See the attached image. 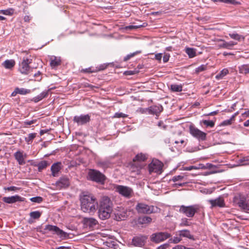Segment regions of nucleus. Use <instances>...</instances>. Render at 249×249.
<instances>
[{
  "mask_svg": "<svg viewBox=\"0 0 249 249\" xmlns=\"http://www.w3.org/2000/svg\"><path fill=\"white\" fill-rule=\"evenodd\" d=\"M49 164L46 160H42L39 162L36 165L38 167V171L41 172L42 170L45 169Z\"/></svg>",
  "mask_w": 249,
  "mask_h": 249,
  "instance_id": "33",
  "label": "nucleus"
},
{
  "mask_svg": "<svg viewBox=\"0 0 249 249\" xmlns=\"http://www.w3.org/2000/svg\"><path fill=\"white\" fill-rule=\"evenodd\" d=\"M214 2H221L227 4H231L232 5H237L240 4V2L235 0H212Z\"/></svg>",
  "mask_w": 249,
  "mask_h": 249,
  "instance_id": "34",
  "label": "nucleus"
},
{
  "mask_svg": "<svg viewBox=\"0 0 249 249\" xmlns=\"http://www.w3.org/2000/svg\"><path fill=\"white\" fill-rule=\"evenodd\" d=\"M136 73V71H125L124 72V74L126 75H131L135 74Z\"/></svg>",
  "mask_w": 249,
  "mask_h": 249,
  "instance_id": "58",
  "label": "nucleus"
},
{
  "mask_svg": "<svg viewBox=\"0 0 249 249\" xmlns=\"http://www.w3.org/2000/svg\"><path fill=\"white\" fill-rule=\"evenodd\" d=\"M202 123L207 126L210 127H213L214 125V122L213 121L203 120Z\"/></svg>",
  "mask_w": 249,
  "mask_h": 249,
  "instance_id": "45",
  "label": "nucleus"
},
{
  "mask_svg": "<svg viewBox=\"0 0 249 249\" xmlns=\"http://www.w3.org/2000/svg\"><path fill=\"white\" fill-rule=\"evenodd\" d=\"M220 41H222L223 43L218 45V47L219 48H224L227 49L231 50L232 49L234 45H236L237 43V42L231 41L230 42H226L224 40L219 39Z\"/></svg>",
  "mask_w": 249,
  "mask_h": 249,
  "instance_id": "18",
  "label": "nucleus"
},
{
  "mask_svg": "<svg viewBox=\"0 0 249 249\" xmlns=\"http://www.w3.org/2000/svg\"><path fill=\"white\" fill-rule=\"evenodd\" d=\"M56 249H71V247L61 246V247H59L56 248Z\"/></svg>",
  "mask_w": 249,
  "mask_h": 249,
  "instance_id": "64",
  "label": "nucleus"
},
{
  "mask_svg": "<svg viewBox=\"0 0 249 249\" xmlns=\"http://www.w3.org/2000/svg\"><path fill=\"white\" fill-rule=\"evenodd\" d=\"M162 57V54L161 53H157L155 55V58L156 60L159 61V62L161 61V58Z\"/></svg>",
  "mask_w": 249,
  "mask_h": 249,
  "instance_id": "56",
  "label": "nucleus"
},
{
  "mask_svg": "<svg viewBox=\"0 0 249 249\" xmlns=\"http://www.w3.org/2000/svg\"><path fill=\"white\" fill-rule=\"evenodd\" d=\"M82 223L85 228L90 230H93L98 225V221L92 217H84L82 219Z\"/></svg>",
  "mask_w": 249,
  "mask_h": 249,
  "instance_id": "12",
  "label": "nucleus"
},
{
  "mask_svg": "<svg viewBox=\"0 0 249 249\" xmlns=\"http://www.w3.org/2000/svg\"><path fill=\"white\" fill-rule=\"evenodd\" d=\"M44 230L51 231L53 234H56L62 239L69 238V233L64 231L56 226L47 225L45 226Z\"/></svg>",
  "mask_w": 249,
  "mask_h": 249,
  "instance_id": "5",
  "label": "nucleus"
},
{
  "mask_svg": "<svg viewBox=\"0 0 249 249\" xmlns=\"http://www.w3.org/2000/svg\"><path fill=\"white\" fill-rule=\"evenodd\" d=\"M239 72L247 74L249 73V64H244L239 67Z\"/></svg>",
  "mask_w": 249,
  "mask_h": 249,
  "instance_id": "32",
  "label": "nucleus"
},
{
  "mask_svg": "<svg viewBox=\"0 0 249 249\" xmlns=\"http://www.w3.org/2000/svg\"><path fill=\"white\" fill-rule=\"evenodd\" d=\"M88 177L90 180L101 184H103L106 179L105 176L103 174L94 169L89 170Z\"/></svg>",
  "mask_w": 249,
  "mask_h": 249,
  "instance_id": "4",
  "label": "nucleus"
},
{
  "mask_svg": "<svg viewBox=\"0 0 249 249\" xmlns=\"http://www.w3.org/2000/svg\"><path fill=\"white\" fill-rule=\"evenodd\" d=\"M218 113V110H216V111H214L211 112L208 114H205V115L208 116H213V115H216Z\"/></svg>",
  "mask_w": 249,
  "mask_h": 249,
  "instance_id": "61",
  "label": "nucleus"
},
{
  "mask_svg": "<svg viewBox=\"0 0 249 249\" xmlns=\"http://www.w3.org/2000/svg\"><path fill=\"white\" fill-rule=\"evenodd\" d=\"M127 116V115L123 113H116L114 114V117L115 118H125Z\"/></svg>",
  "mask_w": 249,
  "mask_h": 249,
  "instance_id": "51",
  "label": "nucleus"
},
{
  "mask_svg": "<svg viewBox=\"0 0 249 249\" xmlns=\"http://www.w3.org/2000/svg\"><path fill=\"white\" fill-rule=\"evenodd\" d=\"M57 187L60 188H66L69 186L70 181L67 178H61L57 182Z\"/></svg>",
  "mask_w": 249,
  "mask_h": 249,
  "instance_id": "23",
  "label": "nucleus"
},
{
  "mask_svg": "<svg viewBox=\"0 0 249 249\" xmlns=\"http://www.w3.org/2000/svg\"><path fill=\"white\" fill-rule=\"evenodd\" d=\"M3 66L6 69H11L15 65V62L14 60H6L2 64Z\"/></svg>",
  "mask_w": 249,
  "mask_h": 249,
  "instance_id": "31",
  "label": "nucleus"
},
{
  "mask_svg": "<svg viewBox=\"0 0 249 249\" xmlns=\"http://www.w3.org/2000/svg\"><path fill=\"white\" fill-rule=\"evenodd\" d=\"M115 218L117 221L124 220L125 217V213L124 209L122 207H117L114 212Z\"/></svg>",
  "mask_w": 249,
  "mask_h": 249,
  "instance_id": "17",
  "label": "nucleus"
},
{
  "mask_svg": "<svg viewBox=\"0 0 249 249\" xmlns=\"http://www.w3.org/2000/svg\"><path fill=\"white\" fill-rule=\"evenodd\" d=\"M189 129L190 134L199 141H205L206 140V133L205 132L192 125L190 126Z\"/></svg>",
  "mask_w": 249,
  "mask_h": 249,
  "instance_id": "10",
  "label": "nucleus"
},
{
  "mask_svg": "<svg viewBox=\"0 0 249 249\" xmlns=\"http://www.w3.org/2000/svg\"><path fill=\"white\" fill-rule=\"evenodd\" d=\"M171 89L173 91L180 92L182 90V87L180 85L173 84L171 85Z\"/></svg>",
  "mask_w": 249,
  "mask_h": 249,
  "instance_id": "39",
  "label": "nucleus"
},
{
  "mask_svg": "<svg viewBox=\"0 0 249 249\" xmlns=\"http://www.w3.org/2000/svg\"><path fill=\"white\" fill-rule=\"evenodd\" d=\"M110 165V162L108 160L100 161L98 162V165L104 169L108 167Z\"/></svg>",
  "mask_w": 249,
  "mask_h": 249,
  "instance_id": "38",
  "label": "nucleus"
},
{
  "mask_svg": "<svg viewBox=\"0 0 249 249\" xmlns=\"http://www.w3.org/2000/svg\"><path fill=\"white\" fill-rule=\"evenodd\" d=\"M146 159V157L144 154L142 153L138 154L133 159V162L141 163Z\"/></svg>",
  "mask_w": 249,
  "mask_h": 249,
  "instance_id": "29",
  "label": "nucleus"
},
{
  "mask_svg": "<svg viewBox=\"0 0 249 249\" xmlns=\"http://www.w3.org/2000/svg\"><path fill=\"white\" fill-rule=\"evenodd\" d=\"M169 246V245L168 244H163V245H160V246H159L157 248V249H166L167 248H168Z\"/></svg>",
  "mask_w": 249,
  "mask_h": 249,
  "instance_id": "60",
  "label": "nucleus"
},
{
  "mask_svg": "<svg viewBox=\"0 0 249 249\" xmlns=\"http://www.w3.org/2000/svg\"><path fill=\"white\" fill-rule=\"evenodd\" d=\"M14 157L19 165H24L25 164V161L22 152L19 151L16 152L14 154Z\"/></svg>",
  "mask_w": 249,
  "mask_h": 249,
  "instance_id": "24",
  "label": "nucleus"
},
{
  "mask_svg": "<svg viewBox=\"0 0 249 249\" xmlns=\"http://www.w3.org/2000/svg\"><path fill=\"white\" fill-rule=\"evenodd\" d=\"M152 221V218L147 216H143L139 217L138 222L140 224H148Z\"/></svg>",
  "mask_w": 249,
  "mask_h": 249,
  "instance_id": "28",
  "label": "nucleus"
},
{
  "mask_svg": "<svg viewBox=\"0 0 249 249\" xmlns=\"http://www.w3.org/2000/svg\"><path fill=\"white\" fill-rule=\"evenodd\" d=\"M162 168V164L159 160H153L148 165V170L150 174L156 173L160 174Z\"/></svg>",
  "mask_w": 249,
  "mask_h": 249,
  "instance_id": "11",
  "label": "nucleus"
},
{
  "mask_svg": "<svg viewBox=\"0 0 249 249\" xmlns=\"http://www.w3.org/2000/svg\"><path fill=\"white\" fill-rule=\"evenodd\" d=\"M170 55L169 54L165 53L163 56V61L164 63H166L169 61Z\"/></svg>",
  "mask_w": 249,
  "mask_h": 249,
  "instance_id": "53",
  "label": "nucleus"
},
{
  "mask_svg": "<svg viewBox=\"0 0 249 249\" xmlns=\"http://www.w3.org/2000/svg\"><path fill=\"white\" fill-rule=\"evenodd\" d=\"M136 209L139 213L150 214L156 212L158 208L145 203H139L136 206Z\"/></svg>",
  "mask_w": 249,
  "mask_h": 249,
  "instance_id": "6",
  "label": "nucleus"
},
{
  "mask_svg": "<svg viewBox=\"0 0 249 249\" xmlns=\"http://www.w3.org/2000/svg\"><path fill=\"white\" fill-rule=\"evenodd\" d=\"M115 189L119 194L126 198L131 197L133 193V190L128 186L117 185Z\"/></svg>",
  "mask_w": 249,
  "mask_h": 249,
  "instance_id": "9",
  "label": "nucleus"
},
{
  "mask_svg": "<svg viewBox=\"0 0 249 249\" xmlns=\"http://www.w3.org/2000/svg\"><path fill=\"white\" fill-rule=\"evenodd\" d=\"M32 202L40 203L43 201V198L41 196H36L30 198Z\"/></svg>",
  "mask_w": 249,
  "mask_h": 249,
  "instance_id": "46",
  "label": "nucleus"
},
{
  "mask_svg": "<svg viewBox=\"0 0 249 249\" xmlns=\"http://www.w3.org/2000/svg\"><path fill=\"white\" fill-rule=\"evenodd\" d=\"M61 163V162H56L53 163L51 166V171L52 172V175L53 177H55L57 174L60 171Z\"/></svg>",
  "mask_w": 249,
  "mask_h": 249,
  "instance_id": "26",
  "label": "nucleus"
},
{
  "mask_svg": "<svg viewBox=\"0 0 249 249\" xmlns=\"http://www.w3.org/2000/svg\"><path fill=\"white\" fill-rule=\"evenodd\" d=\"M200 208L198 204L186 206L181 205L179 207V212L182 213L188 217H193L196 213H197Z\"/></svg>",
  "mask_w": 249,
  "mask_h": 249,
  "instance_id": "3",
  "label": "nucleus"
},
{
  "mask_svg": "<svg viewBox=\"0 0 249 249\" xmlns=\"http://www.w3.org/2000/svg\"><path fill=\"white\" fill-rule=\"evenodd\" d=\"M242 116L243 117H249V110L245 112L244 113H242Z\"/></svg>",
  "mask_w": 249,
  "mask_h": 249,
  "instance_id": "63",
  "label": "nucleus"
},
{
  "mask_svg": "<svg viewBox=\"0 0 249 249\" xmlns=\"http://www.w3.org/2000/svg\"><path fill=\"white\" fill-rule=\"evenodd\" d=\"M141 27H144V25H139V26L129 25V26H126L125 29L131 30L140 28Z\"/></svg>",
  "mask_w": 249,
  "mask_h": 249,
  "instance_id": "49",
  "label": "nucleus"
},
{
  "mask_svg": "<svg viewBox=\"0 0 249 249\" xmlns=\"http://www.w3.org/2000/svg\"><path fill=\"white\" fill-rule=\"evenodd\" d=\"M180 226H189L188 222L187 221V219L186 218L182 219V222L180 224Z\"/></svg>",
  "mask_w": 249,
  "mask_h": 249,
  "instance_id": "57",
  "label": "nucleus"
},
{
  "mask_svg": "<svg viewBox=\"0 0 249 249\" xmlns=\"http://www.w3.org/2000/svg\"><path fill=\"white\" fill-rule=\"evenodd\" d=\"M200 167H198L196 166H190L188 167H186L184 169L187 171H190L193 169H198Z\"/></svg>",
  "mask_w": 249,
  "mask_h": 249,
  "instance_id": "55",
  "label": "nucleus"
},
{
  "mask_svg": "<svg viewBox=\"0 0 249 249\" xmlns=\"http://www.w3.org/2000/svg\"><path fill=\"white\" fill-rule=\"evenodd\" d=\"M42 214V213L39 211H34L30 213L29 215L30 217L34 219H37L40 218Z\"/></svg>",
  "mask_w": 249,
  "mask_h": 249,
  "instance_id": "37",
  "label": "nucleus"
},
{
  "mask_svg": "<svg viewBox=\"0 0 249 249\" xmlns=\"http://www.w3.org/2000/svg\"><path fill=\"white\" fill-rule=\"evenodd\" d=\"M171 234L166 232H159L153 233L150 236L151 241L156 243H159L170 238Z\"/></svg>",
  "mask_w": 249,
  "mask_h": 249,
  "instance_id": "8",
  "label": "nucleus"
},
{
  "mask_svg": "<svg viewBox=\"0 0 249 249\" xmlns=\"http://www.w3.org/2000/svg\"><path fill=\"white\" fill-rule=\"evenodd\" d=\"M147 238L145 236L134 237L132 239V244L136 247H142L145 245Z\"/></svg>",
  "mask_w": 249,
  "mask_h": 249,
  "instance_id": "14",
  "label": "nucleus"
},
{
  "mask_svg": "<svg viewBox=\"0 0 249 249\" xmlns=\"http://www.w3.org/2000/svg\"><path fill=\"white\" fill-rule=\"evenodd\" d=\"M184 177L181 175L176 176L173 177L172 180L174 182H176L179 180H181L183 179Z\"/></svg>",
  "mask_w": 249,
  "mask_h": 249,
  "instance_id": "50",
  "label": "nucleus"
},
{
  "mask_svg": "<svg viewBox=\"0 0 249 249\" xmlns=\"http://www.w3.org/2000/svg\"><path fill=\"white\" fill-rule=\"evenodd\" d=\"M185 53L188 54L189 58H193L196 56V49L192 48H186Z\"/></svg>",
  "mask_w": 249,
  "mask_h": 249,
  "instance_id": "30",
  "label": "nucleus"
},
{
  "mask_svg": "<svg viewBox=\"0 0 249 249\" xmlns=\"http://www.w3.org/2000/svg\"><path fill=\"white\" fill-rule=\"evenodd\" d=\"M233 122V121L231 118H230L229 120H225V121H223L220 124V126H226V125H231L232 123Z\"/></svg>",
  "mask_w": 249,
  "mask_h": 249,
  "instance_id": "47",
  "label": "nucleus"
},
{
  "mask_svg": "<svg viewBox=\"0 0 249 249\" xmlns=\"http://www.w3.org/2000/svg\"><path fill=\"white\" fill-rule=\"evenodd\" d=\"M228 73L229 70L227 69H224L221 71H220L219 73L216 75L215 78L216 79H221Z\"/></svg>",
  "mask_w": 249,
  "mask_h": 249,
  "instance_id": "35",
  "label": "nucleus"
},
{
  "mask_svg": "<svg viewBox=\"0 0 249 249\" xmlns=\"http://www.w3.org/2000/svg\"><path fill=\"white\" fill-rule=\"evenodd\" d=\"M229 35L231 38L238 40V41H240L241 40V39H242V40H244L245 39L244 36H243L241 35H240L238 34L230 33L229 34Z\"/></svg>",
  "mask_w": 249,
  "mask_h": 249,
  "instance_id": "36",
  "label": "nucleus"
},
{
  "mask_svg": "<svg viewBox=\"0 0 249 249\" xmlns=\"http://www.w3.org/2000/svg\"><path fill=\"white\" fill-rule=\"evenodd\" d=\"M0 13H2L5 15H12L14 13V10L12 8L7 10H0Z\"/></svg>",
  "mask_w": 249,
  "mask_h": 249,
  "instance_id": "44",
  "label": "nucleus"
},
{
  "mask_svg": "<svg viewBox=\"0 0 249 249\" xmlns=\"http://www.w3.org/2000/svg\"><path fill=\"white\" fill-rule=\"evenodd\" d=\"M163 123L161 121L159 122V123H158V126H160V127H161L162 126L164 129H165L166 127H167V126L165 125H163Z\"/></svg>",
  "mask_w": 249,
  "mask_h": 249,
  "instance_id": "62",
  "label": "nucleus"
},
{
  "mask_svg": "<svg viewBox=\"0 0 249 249\" xmlns=\"http://www.w3.org/2000/svg\"><path fill=\"white\" fill-rule=\"evenodd\" d=\"M73 121L78 125H83L90 121V116L88 114L75 116L74 117Z\"/></svg>",
  "mask_w": 249,
  "mask_h": 249,
  "instance_id": "13",
  "label": "nucleus"
},
{
  "mask_svg": "<svg viewBox=\"0 0 249 249\" xmlns=\"http://www.w3.org/2000/svg\"><path fill=\"white\" fill-rule=\"evenodd\" d=\"M50 60V66L53 69H55L61 64V59L60 57L51 56Z\"/></svg>",
  "mask_w": 249,
  "mask_h": 249,
  "instance_id": "19",
  "label": "nucleus"
},
{
  "mask_svg": "<svg viewBox=\"0 0 249 249\" xmlns=\"http://www.w3.org/2000/svg\"><path fill=\"white\" fill-rule=\"evenodd\" d=\"M23 199L24 198L21 196L18 195H16L9 197H3L2 200L5 203L11 204L18 201H23Z\"/></svg>",
  "mask_w": 249,
  "mask_h": 249,
  "instance_id": "16",
  "label": "nucleus"
},
{
  "mask_svg": "<svg viewBox=\"0 0 249 249\" xmlns=\"http://www.w3.org/2000/svg\"><path fill=\"white\" fill-rule=\"evenodd\" d=\"M207 65H201L199 67L196 68L195 70V72L196 74H198L199 72L207 70Z\"/></svg>",
  "mask_w": 249,
  "mask_h": 249,
  "instance_id": "42",
  "label": "nucleus"
},
{
  "mask_svg": "<svg viewBox=\"0 0 249 249\" xmlns=\"http://www.w3.org/2000/svg\"><path fill=\"white\" fill-rule=\"evenodd\" d=\"M36 122V120H33L31 121H25L23 123V124L25 126H26V125H31V124L35 123Z\"/></svg>",
  "mask_w": 249,
  "mask_h": 249,
  "instance_id": "52",
  "label": "nucleus"
},
{
  "mask_svg": "<svg viewBox=\"0 0 249 249\" xmlns=\"http://www.w3.org/2000/svg\"><path fill=\"white\" fill-rule=\"evenodd\" d=\"M81 210L84 213L95 212L98 208V201L91 193L83 192L79 196Z\"/></svg>",
  "mask_w": 249,
  "mask_h": 249,
  "instance_id": "1",
  "label": "nucleus"
},
{
  "mask_svg": "<svg viewBox=\"0 0 249 249\" xmlns=\"http://www.w3.org/2000/svg\"><path fill=\"white\" fill-rule=\"evenodd\" d=\"M106 68V66H100V68L98 69L97 70H91L90 68H88L84 70H83L82 71L86 72H89V73H92V72H95L96 71H98L103 70Z\"/></svg>",
  "mask_w": 249,
  "mask_h": 249,
  "instance_id": "43",
  "label": "nucleus"
},
{
  "mask_svg": "<svg viewBox=\"0 0 249 249\" xmlns=\"http://www.w3.org/2000/svg\"><path fill=\"white\" fill-rule=\"evenodd\" d=\"M17 91H18V94H21V95H25L26 94L30 93L31 92V90L30 89H25L24 88H16Z\"/></svg>",
  "mask_w": 249,
  "mask_h": 249,
  "instance_id": "41",
  "label": "nucleus"
},
{
  "mask_svg": "<svg viewBox=\"0 0 249 249\" xmlns=\"http://www.w3.org/2000/svg\"><path fill=\"white\" fill-rule=\"evenodd\" d=\"M36 133H30L28 135V137L25 138V141L28 144H30L32 142L34 139L36 137Z\"/></svg>",
  "mask_w": 249,
  "mask_h": 249,
  "instance_id": "40",
  "label": "nucleus"
},
{
  "mask_svg": "<svg viewBox=\"0 0 249 249\" xmlns=\"http://www.w3.org/2000/svg\"><path fill=\"white\" fill-rule=\"evenodd\" d=\"M178 234L180 236L188 238L190 239L194 240L193 235H191L189 231L183 230L178 231Z\"/></svg>",
  "mask_w": 249,
  "mask_h": 249,
  "instance_id": "27",
  "label": "nucleus"
},
{
  "mask_svg": "<svg viewBox=\"0 0 249 249\" xmlns=\"http://www.w3.org/2000/svg\"><path fill=\"white\" fill-rule=\"evenodd\" d=\"M181 240V236H180L179 235V236L174 237L173 238H171L169 240V241L171 243H178Z\"/></svg>",
  "mask_w": 249,
  "mask_h": 249,
  "instance_id": "48",
  "label": "nucleus"
},
{
  "mask_svg": "<svg viewBox=\"0 0 249 249\" xmlns=\"http://www.w3.org/2000/svg\"><path fill=\"white\" fill-rule=\"evenodd\" d=\"M208 202L211 205V207H223L225 206L224 199L222 197H219L215 199H210L208 200Z\"/></svg>",
  "mask_w": 249,
  "mask_h": 249,
  "instance_id": "15",
  "label": "nucleus"
},
{
  "mask_svg": "<svg viewBox=\"0 0 249 249\" xmlns=\"http://www.w3.org/2000/svg\"><path fill=\"white\" fill-rule=\"evenodd\" d=\"M249 157H244L242 159L240 160V163H242L243 165H246V163H244V161H249Z\"/></svg>",
  "mask_w": 249,
  "mask_h": 249,
  "instance_id": "59",
  "label": "nucleus"
},
{
  "mask_svg": "<svg viewBox=\"0 0 249 249\" xmlns=\"http://www.w3.org/2000/svg\"><path fill=\"white\" fill-rule=\"evenodd\" d=\"M149 112L152 114H155L158 116L163 110V107L161 106H154L149 108Z\"/></svg>",
  "mask_w": 249,
  "mask_h": 249,
  "instance_id": "21",
  "label": "nucleus"
},
{
  "mask_svg": "<svg viewBox=\"0 0 249 249\" xmlns=\"http://www.w3.org/2000/svg\"><path fill=\"white\" fill-rule=\"evenodd\" d=\"M113 203L110 198L106 196H102L98 203V216L102 220L108 219L113 209Z\"/></svg>",
  "mask_w": 249,
  "mask_h": 249,
  "instance_id": "2",
  "label": "nucleus"
},
{
  "mask_svg": "<svg viewBox=\"0 0 249 249\" xmlns=\"http://www.w3.org/2000/svg\"><path fill=\"white\" fill-rule=\"evenodd\" d=\"M5 190H8L9 191H16L18 190V188L16 186H10L5 188Z\"/></svg>",
  "mask_w": 249,
  "mask_h": 249,
  "instance_id": "54",
  "label": "nucleus"
},
{
  "mask_svg": "<svg viewBox=\"0 0 249 249\" xmlns=\"http://www.w3.org/2000/svg\"><path fill=\"white\" fill-rule=\"evenodd\" d=\"M238 204L242 209L245 211L249 210V200L247 201L244 197L240 198Z\"/></svg>",
  "mask_w": 249,
  "mask_h": 249,
  "instance_id": "22",
  "label": "nucleus"
},
{
  "mask_svg": "<svg viewBox=\"0 0 249 249\" xmlns=\"http://www.w3.org/2000/svg\"><path fill=\"white\" fill-rule=\"evenodd\" d=\"M32 59L27 57H24L21 63L19 64L18 70L23 74H28L31 69L29 64L31 63Z\"/></svg>",
  "mask_w": 249,
  "mask_h": 249,
  "instance_id": "7",
  "label": "nucleus"
},
{
  "mask_svg": "<svg viewBox=\"0 0 249 249\" xmlns=\"http://www.w3.org/2000/svg\"><path fill=\"white\" fill-rule=\"evenodd\" d=\"M50 90L51 89H49L47 90H45L43 91L37 96L35 97L33 99V101H34L35 103H37L41 101L42 99L46 97L48 95L49 92L50 91Z\"/></svg>",
  "mask_w": 249,
  "mask_h": 249,
  "instance_id": "25",
  "label": "nucleus"
},
{
  "mask_svg": "<svg viewBox=\"0 0 249 249\" xmlns=\"http://www.w3.org/2000/svg\"><path fill=\"white\" fill-rule=\"evenodd\" d=\"M143 166V165L142 163L134 162L130 167V170L132 173L139 175L140 174V170L142 168Z\"/></svg>",
  "mask_w": 249,
  "mask_h": 249,
  "instance_id": "20",
  "label": "nucleus"
}]
</instances>
